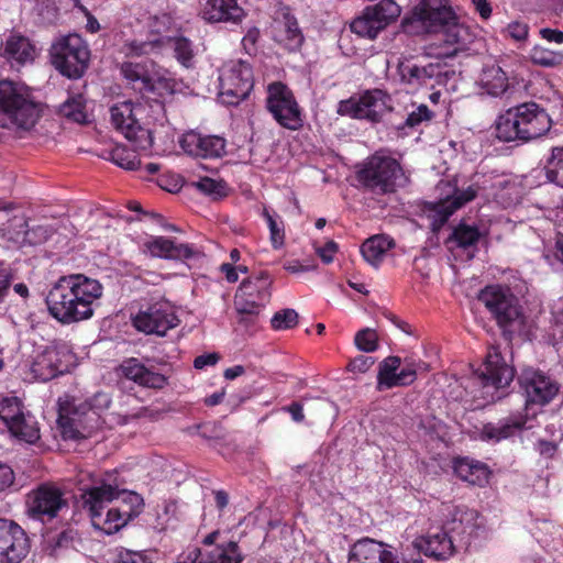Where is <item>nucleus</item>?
<instances>
[{
	"label": "nucleus",
	"instance_id": "f257e3e1",
	"mask_svg": "<svg viewBox=\"0 0 563 563\" xmlns=\"http://www.w3.org/2000/svg\"><path fill=\"white\" fill-rule=\"evenodd\" d=\"M413 15L429 32L439 36L437 42L426 47L430 57H454L473 38L470 27L459 21L448 0H422L415 8Z\"/></svg>",
	"mask_w": 563,
	"mask_h": 563
},
{
	"label": "nucleus",
	"instance_id": "f03ea898",
	"mask_svg": "<svg viewBox=\"0 0 563 563\" xmlns=\"http://www.w3.org/2000/svg\"><path fill=\"white\" fill-rule=\"evenodd\" d=\"M102 295L101 284H54L46 296L49 314L63 324L92 316V302Z\"/></svg>",
	"mask_w": 563,
	"mask_h": 563
},
{
	"label": "nucleus",
	"instance_id": "7ed1b4c3",
	"mask_svg": "<svg viewBox=\"0 0 563 563\" xmlns=\"http://www.w3.org/2000/svg\"><path fill=\"white\" fill-rule=\"evenodd\" d=\"M41 117V106L31 89L11 79L0 80V128L32 129Z\"/></svg>",
	"mask_w": 563,
	"mask_h": 563
},
{
	"label": "nucleus",
	"instance_id": "20e7f679",
	"mask_svg": "<svg viewBox=\"0 0 563 563\" xmlns=\"http://www.w3.org/2000/svg\"><path fill=\"white\" fill-rule=\"evenodd\" d=\"M52 65L63 76L77 79L88 68L90 51L86 41L78 34L58 37L49 48Z\"/></svg>",
	"mask_w": 563,
	"mask_h": 563
},
{
	"label": "nucleus",
	"instance_id": "39448f33",
	"mask_svg": "<svg viewBox=\"0 0 563 563\" xmlns=\"http://www.w3.org/2000/svg\"><path fill=\"white\" fill-rule=\"evenodd\" d=\"M402 178L400 164L395 158L379 153L368 157L357 172L358 181L377 194L395 191Z\"/></svg>",
	"mask_w": 563,
	"mask_h": 563
},
{
	"label": "nucleus",
	"instance_id": "423d86ee",
	"mask_svg": "<svg viewBox=\"0 0 563 563\" xmlns=\"http://www.w3.org/2000/svg\"><path fill=\"white\" fill-rule=\"evenodd\" d=\"M25 506L29 518L42 523L51 522L69 509L62 489L48 483L32 489L26 496Z\"/></svg>",
	"mask_w": 563,
	"mask_h": 563
},
{
	"label": "nucleus",
	"instance_id": "0eeeda50",
	"mask_svg": "<svg viewBox=\"0 0 563 563\" xmlns=\"http://www.w3.org/2000/svg\"><path fill=\"white\" fill-rule=\"evenodd\" d=\"M143 112L141 104L131 101H123L110 109L111 122L115 130L121 132L136 150L146 151L153 145V137L150 130L143 128L139 122V115Z\"/></svg>",
	"mask_w": 563,
	"mask_h": 563
},
{
	"label": "nucleus",
	"instance_id": "6e6552de",
	"mask_svg": "<svg viewBox=\"0 0 563 563\" xmlns=\"http://www.w3.org/2000/svg\"><path fill=\"white\" fill-rule=\"evenodd\" d=\"M115 504L93 516L92 526L107 534H112L123 528L130 520L137 517L144 507L141 495L131 490H121Z\"/></svg>",
	"mask_w": 563,
	"mask_h": 563
},
{
	"label": "nucleus",
	"instance_id": "1a4fd4ad",
	"mask_svg": "<svg viewBox=\"0 0 563 563\" xmlns=\"http://www.w3.org/2000/svg\"><path fill=\"white\" fill-rule=\"evenodd\" d=\"M92 404L81 401L76 404L73 401L59 402L58 424L64 439L76 440L85 437L86 426L84 417L89 412H93L95 408H108L111 400L104 393H98L92 399Z\"/></svg>",
	"mask_w": 563,
	"mask_h": 563
},
{
	"label": "nucleus",
	"instance_id": "9d476101",
	"mask_svg": "<svg viewBox=\"0 0 563 563\" xmlns=\"http://www.w3.org/2000/svg\"><path fill=\"white\" fill-rule=\"evenodd\" d=\"M220 97L228 104H238L253 88L250 65L243 60H230L220 69Z\"/></svg>",
	"mask_w": 563,
	"mask_h": 563
},
{
	"label": "nucleus",
	"instance_id": "9b49d317",
	"mask_svg": "<svg viewBox=\"0 0 563 563\" xmlns=\"http://www.w3.org/2000/svg\"><path fill=\"white\" fill-rule=\"evenodd\" d=\"M390 109V97L380 89H373L365 91L360 97L340 101L338 113L377 122Z\"/></svg>",
	"mask_w": 563,
	"mask_h": 563
},
{
	"label": "nucleus",
	"instance_id": "f8f14e48",
	"mask_svg": "<svg viewBox=\"0 0 563 563\" xmlns=\"http://www.w3.org/2000/svg\"><path fill=\"white\" fill-rule=\"evenodd\" d=\"M267 92L266 107L274 119L286 129H299L302 124L301 112L292 91L276 81L268 86Z\"/></svg>",
	"mask_w": 563,
	"mask_h": 563
},
{
	"label": "nucleus",
	"instance_id": "ddd939ff",
	"mask_svg": "<svg viewBox=\"0 0 563 563\" xmlns=\"http://www.w3.org/2000/svg\"><path fill=\"white\" fill-rule=\"evenodd\" d=\"M75 356L67 345H49L37 354L31 364V373L35 379L47 382L69 372Z\"/></svg>",
	"mask_w": 563,
	"mask_h": 563
},
{
	"label": "nucleus",
	"instance_id": "4468645a",
	"mask_svg": "<svg viewBox=\"0 0 563 563\" xmlns=\"http://www.w3.org/2000/svg\"><path fill=\"white\" fill-rule=\"evenodd\" d=\"M521 390L526 397V405L545 406L559 394L560 385L545 373L529 367L525 368L518 377Z\"/></svg>",
	"mask_w": 563,
	"mask_h": 563
},
{
	"label": "nucleus",
	"instance_id": "2eb2a0df",
	"mask_svg": "<svg viewBox=\"0 0 563 563\" xmlns=\"http://www.w3.org/2000/svg\"><path fill=\"white\" fill-rule=\"evenodd\" d=\"M179 320L173 308L166 302H157L145 311H140L133 319L134 327L144 333L163 336L177 327Z\"/></svg>",
	"mask_w": 563,
	"mask_h": 563
},
{
	"label": "nucleus",
	"instance_id": "dca6fc26",
	"mask_svg": "<svg viewBox=\"0 0 563 563\" xmlns=\"http://www.w3.org/2000/svg\"><path fill=\"white\" fill-rule=\"evenodd\" d=\"M29 549L24 530L12 521L0 519V563H20Z\"/></svg>",
	"mask_w": 563,
	"mask_h": 563
},
{
	"label": "nucleus",
	"instance_id": "f3484780",
	"mask_svg": "<svg viewBox=\"0 0 563 563\" xmlns=\"http://www.w3.org/2000/svg\"><path fill=\"white\" fill-rule=\"evenodd\" d=\"M443 188H448L445 198L440 199L438 202H431L429 209L433 225L437 227L443 225L450 216L476 197V190L473 187L460 190L448 181H441L438 189L443 190Z\"/></svg>",
	"mask_w": 563,
	"mask_h": 563
},
{
	"label": "nucleus",
	"instance_id": "a211bd4d",
	"mask_svg": "<svg viewBox=\"0 0 563 563\" xmlns=\"http://www.w3.org/2000/svg\"><path fill=\"white\" fill-rule=\"evenodd\" d=\"M515 109L522 141L537 139L550 130L551 119L537 103H523Z\"/></svg>",
	"mask_w": 563,
	"mask_h": 563
},
{
	"label": "nucleus",
	"instance_id": "6ab92c4d",
	"mask_svg": "<svg viewBox=\"0 0 563 563\" xmlns=\"http://www.w3.org/2000/svg\"><path fill=\"white\" fill-rule=\"evenodd\" d=\"M495 319L507 340L523 328L525 318L514 296H506L495 288Z\"/></svg>",
	"mask_w": 563,
	"mask_h": 563
},
{
	"label": "nucleus",
	"instance_id": "aec40b11",
	"mask_svg": "<svg viewBox=\"0 0 563 563\" xmlns=\"http://www.w3.org/2000/svg\"><path fill=\"white\" fill-rule=\"evenodd\" d=\"M347 563H398V560L389 544L363 538L351 547Z\"/></svg>",
	"mask_w": 563,
	"mask_h": 563
},
{
	"label": "nucleus",
	"instance_id": "412c9836",
	"mask_svg": "<svg viewBox=\"0 0 563 563\" xmlns=\"http://www.w3.org/2000/svg\"><path fill=\"white\" fill-rule=\"evenodd\" d=\"M179 145L190 156L219 158L225 154V140L218 135H202L189 131L179 140Z\"/></svg>",
	"mask_w": 563,
	"mask_h": 563
},
{
	"label": "nucleus",
	"instance_id": "4be33fe9",
	"mask_svg": "<svg viewBox=\"0 0 563 563\" xmlns=\"http://www.w3.org/2000/svg\"><path fill=\"white\" fill-rule=\"evenodd\" d=\"M269 291L266 286L260 284H240L235 297L234 307L244 321V316H257L261 309L269 299Z\"/></svg>",
	"mask_w": 563,
	"mask_h": 563
},
{
	"label": "nucleus",
	"instance_id": "5701e85b",
	"mask_svg": "<svg viewBox=\"0 0 563 563\" xmlns=\"http://www.w3.org/2000/svg\"><path fill=\"white\" fill-rule=\"evenodd\" d=\"M144 253L153 257L168 260H200L203 254L189 244H175L174 241L164 236H153L144 244Z\"/></svg>",
	"mask_w": 563,
	"mask_h": 563
},
{
	"label": "nucleus",
	"instance_id": "b1692460",
	"mask_svg": "<svg viewBox=\"0 0 563 563\" xmlns=\"http://www.w3.org/2000/svg\"><path fill=\"white\" fill-rule=\"evenodd\" d=\"M454 530L455 528L452 527L429 531L426 536L415 540V547L427 556L435 560H448L455 553L453 539L449 534Z\"/></svg>",
	"mask_w": 563,
	"mask_h": 563
},
{
	"label": "nucleus",
	"instance_id": "393cba45",
	"mask_svg": "<svg viewBox=\"0 0 563 563\" xmlns=\"http://www.w3.org/2000/svg\"><path fill=\"white\" fill-rule=\"evenodd\" d=\"M80 490L82 507L88 510L91 522H93L95 515L97 516L103 512V510H106L111 503L115 501L121 494V490L117 487L103 482L91 486H85Z\"/></svg>",
	"mask_w": 563,
	"mask_h": 563
},
{
	"label": "nucleus",
	"instance_id": "a878e982",
	"mask_svg": "<svg viewBox=\"0 0 563 563\" xmlns=\"http://www.w3.org/2000/svg\"><path fill=\"white\" fill-rule=\"evenodd\" d=\"M120 368L125 378L146 388L163 389L168 384V377L165 374L146 367L135 357L123 361Z\"/></svg>",
	"mask_w": 563,
	"mask_h": 563
},
{
	"label": "nucleus",
	"instance_id": "bb28decb",
	"mask_svg": "<svg viewBox=\"0 0 563 563\" xmlns=\"http://www.w3.org/2000/svg\"><path fill=\"white\" fill-rule=\"evenodd\" d=\"M273 35L277 43L284 45L289 51L298 49L303 42V35L296 18L287 10L282 11L275 19Z\"/></svg>",
	"mask_w": 563,
	"mask_h": 563
},
{
	"label": "nucleus",
	"instance_id": "cd10ccee",
	"mask_svg": "<svg viewBox=\"0 0 563 563\" xmlns=\"http://www.w3.org/2000/svg\"><path fill=\"white\" fill-rule=\"evenodd\" d=\"M400 364L401 360L398 356H388L379 364L377 376L379 388L406 386L416 379V369L412 367L402 368L397 373Z\"/></svg>",
	"mask_w": 563,
	"mask_h": 563
},
{
	"label": "nucleus",
	"instance_id": "c85d7f7f",
	"mask_svg": "<svg viewBox=\"0 0 563 563\" xmlns=\"http://www.w3.org/2000/svg\"><path fill=\"white\" fill-rule=\"evenodd\" d=\"M523 195V187L518 176L499 175L495 177V202L503 208L518 205Z\"/></svg>",
	"mask_w": 563,
	"mask_h": 563
},
{
	"label": "nucleus",
	"instance_id": "c756f323",
	"mask_svg": "<svg viewBox=\"0 0 563 563\" xmlns=\"http://www.w3.org/2000/svg\"><path fill=\"white\" fill-rule=\"evenodd\" d=\"M202 14L209 22L238 23L244 16V10L238 5L236 0H208Z\"/></svg>",
	"mask_w": 563,
	"mask_h": 563
},
{
	"label": "nucleus",
	"instance_id": "7c9ffc66",
	"mask_svg": "<svg viewBox=\"0 0 563 563\" xmlns=\"http://www.w3.org/2000/svg\"><path fill=\"white\" fill-rule=\"evenodd\" d=\"M454 472L462 481L477 486L487 484L490 475L486 464L468 457L456 459Z\"/></svg>",
	"mask_w": 563,
	"mask_h": 563
},
{
	"label": "nucleus",
	"instance_id": "2f4dec72",
	"mask_svg": "<svg viewBox=\"0 0 563 563\" xmlns=\"http://www.w3.org/2000/svg\"><path fill=\"white\" fill-rule=\"evenodd\" d=\"M122 76L140 92L154 91V78L144 64L124 62L120 67Z\"/></svg>",
	"mask_w": 563,
	"mask_h": 563
},
{
	"label": "nucleus",
	"instance_id": "473e14b6",
	"mask_svg": "<svg viewBox=\"0 0 563 563\" xmlns=\"http://www.w3.org/2000/svg\"><path fill=\"white\" fill-rule=\"evenodd\" d=\"M4 55L21 65L33 62L36 55L34 45L22 35H11L4 45Z\"/></svg>",
	"mask_w": 563,
	"mask_h": 563
},
{
	"label": "nucleus",
	"instance_id": "72a5a7b5",
	"mask_svg": "<svg viewBox=\"0 0 563 563\" xmlns=\"http://www.w3.org/2000/svg\"><path fill=\"white\" fill-rule=\"evenodd\" d=\"M394 246L395 242L389 236L374 235L363 243L361 252L367 263L377 266Z\"/></svg>",
	"mask_w": 563,
	"mask_h": 563
},
{
	"label": "nucleus",
	"instance_id": "f704fd0d",
	"mask_svg": "<svg viewBox=\"0 0 563 563\" xmlns=\"http://www.w3.org/2000/svg\"><path fill=\"white\" fill-rule=\"evenodd\" d=\"M164 45L165 40L163 37L146 41L133 38L124 41L119 52L128 58L142 57L158 53Z\"/></svg>",
	"mask_w": 563,
	"mask_h": 563
},
{
	"label": "nucleus",
	"instance_id": "c9c22d12",
	"mask_svg": "<svg viewBox=\"0 0 563 563\" xmlns=\"http://www.w3.org/2000/svg\"><path fill=\"white\" fill-rule=\"evenodd\" d=\"M243 554L236 542L219 544L207 553H201L202 563H242Z\"/></svg>",
	"mask_w": 563,
	"mask_h": 563
},
{
	"label": "nucleus",
	"instance_id": "e433bc0d",
	"mask_svg": "<svg viewBox=\"0 0 563 563\" xmlns=\"http://www.w3.org/2000/svg\"><path fill=\"white\" fill-rule=\"evenodd\" d=\"M495 136L505 142L521 140L515 107L498 115L495 122Z\"/></svg>",
	"mask_w": 563,
	"mask_h": 563
},
{
	"label": "nucleus",
	"instance_id": "4c0bfd02",
	"mask_svg": "<svg viewBox=\"0 0 563 563\" xmlns=\"http://www.w3.org/2000/svg\"><path fill=\"white\" fill-rule=\"evenodd\" d=\"M521 82L519 78L503 67L495 69V97L512 98L520 93Z\"/></svg>",
	"mask_w": 563,
	"mask_h": 563
},
{
	"label": "nucleus",
	"instance_id": "58836bf2",
	"mask_svg": "<svg viewBox=\"0 0 563 563\" xmlns=\"http://www.w3.org/2000/svg\"><path fill=\"white\" fill-rule=\"evenodd\" d=\"M18 227L21 229L23 236H12L13 243L16 245H37L44 243L51 235L52 230L47 225H36L27 229V222L24 219L19 220Z\"/></svg>",
	"mask_w": 563,
	"mask_h": 563
},
{
	"label": "nucleus",
	"instance_id": "ea45409f",
	"mask_svg": "<svg viewBox=\"0 0 563 563\" xmlns=\"http://www.w3.org/2000/svg\"><path fill=\"white\" fill-rule=\"evenodd\" d=\"M10 433L19 440L34 443L40 439V429L34 417L23 413L9 429Z\"/></svg>",
	"mask_w": 563,
	"mask_h": 563
},
{
	"label": "nucleus",
	"instance_id": "a19ab883",
	"mask_svg": "<svg viewBox=\"0 0 563 563\" xmlns=\"http://www.w3.org/2000/svg\"><path fill=\"white\" fill-rule=\"evenodd\" d=\"M384 30L377 19L366 8L363 14L351 23V31L361 37L375 38Z\"/></svg>",
	"mask_w": 563,
	"mask_h": 563
},
{
	"label": "nucleus",
	"instance_id": "79ce46f5",
	"mask_svg": "<svg viewBox=\"0 0 563 563\" xmlns=\"http://www.w3.org/2000/svg\"><path fill=\"white\" fill-rule=\"evenodd\" d=\"M499 354L495 351V398H503L508 395L506 390L511 386L515 378V368L506 363L499 364Z\"/></svg>",
	"mask_w": 563,
	"mask_h": 563
},
{
	"label": "nucleus",
	"instance_id": "37998d69",
	"mask_svg": "<svg viewBox=\"0 0 563 563\" xmlns=\"http://www.w3.org/2000/svg\"><path fill=\"white\" fill-rule=\"evenodd\" d=\"M481 239L482 233L476 227L461 222L454 228L450 242L455 243L459 247L467 249L475 246Z\"/></svg>",
	"mask_w": 563,
	"mask_h": 563
},
{
	"label": "nucleus",
	"instance_id": "c03bdc74",
	"mask_svg": "<svg viewBox=\"0 0 563 563\" xmlns=\"http://www.w3.org/2000/svg\"><path fill=\"white\" fill-rule=\"evenodd\" d=\"M369 12L385 29L400 15V7L394 0H382L373 7H367Z\"/></svg>",
	"mask_w": 563,
	"mask_h": 563
},
{
	"label": "nucleus",
	"instance_id": "a18cd8bd",
	"mask_svg": "<svg viewBox=\"0 0 563 563\" xmlns=\"http://www.w3.org/2000/svg\"><path fill=\"white\" fill-rule=\"evenodd\" d=\"M529 56L533 64L542 67H555L563 63V52L552 51L543 45H534Z\"/></svg>",
	"mask_w": 563,
	"mask_h": 563
},
{
	"label": "nucleus",
	"instance_id": "49530a36",
	"mask_svg": "<svg viewBox=\"0 0 563 563\" xmlns=\"http://www.w3.org/2000/svg\"><path fill=\"white\" fill-rule=\"evenodd\" d=\"M23 413L22 404L18 397H3L0 399V420L8 430Z\"/></svg>",
	"mask_w": 563,
	"mask_h": 563
},
{
	"label": "nucleus",
	"instance_id": "de8ad7c7",
	"mask_svg": "<svg viewBox=\"0 0 563 563\" xmlns=\"http://www.w3.org/2000/svg\"><path fill=\"white\" fill-rule=\"evenodd\" d=\"M533 424L529 419L522 417H511L500 421L499 427L495 428V440L507 439L523 429H531Z\"/></svg>",
	"mask_w": 563,
	"mask_h": 563
},
{
	"label": "nucleus",
	"instance_id": "09e8293b",
	"mask_svg": "<svg viewBox=\"0 0 563 563\" xmlns=\"http://www.w3.org/2000/svg\"><path fill=\"white\" fill-rule=\"evenodd\" d=\"M547 178L563 187V147H554L545 165Z\"/></svg>",
	"mask_w": 563,
	"mask_h": 563
},
{
	"label": "nucleus",
	"instance_id": "8fccbe9b",
	"mask_svg": "<svg viewBox=\"0 0 563 563\" xmlns=\"http://www.w3.org/2000/svg\"><path fill=\"white\" fill-rule=\"evenodd\" d=\"M111 161L128 170H134L140 166V159L134 150L125 146H115L111 153Z\"/></svg>",
	"mask_w": 563,
	"mask_h": 563
},
{
	"label": "nucleus",
	"instance_id": "3c124183",
	"mask_svg": "<svg viewBox=\"0 0 563 563\" xmlns=\"http://www.w3.org/2000/svg\"><path fill=\"white\" fill-rule=\"evenodd\" d=\"M168 43H173L175 57L185 67H190L194 58L191 42L185 37L167 38Z\"/></svg>",
	"mask_w": 563,
	"mask_h": 563
},
{
	"label": "nucleus",
	"instance_id": "603ef678",
	"mask_svg": "<svg viewBox=\"0 0 563 563\" xmlns=\"http://www.w3.org/2000/svg\"><path fill=\"white\" fill-rule=\"evenodd\" d=\"M192 186L214 199L227 196V186L223 180L202 177L198 181H194Z\"/></svg>",
	"mask_w": 563,
	"mask_h": 563
},
{
	"label": "nucleus",
	"instance_id": "864d4df0",
	"mask_svg": "<svg viewBox=\"0 0 563 563\" xmlns=\"http://www.w3.org/2000/svg\"><path fill=\"white\" fill-rule=\"evenodd\" d=\"M59 112L65 118L73 120L78 123L86 121V113L84 111V104L81 97L70 98L66 100L59 108Z\"/></svg>",
	"mask_w": 563,
	"mask_h": 563
},
{
	"label": "nucleus",
	"instance_id": "5fc2aeb1",
	"mask_svg": "<svg viewBox=\"0 0 563 563\" xmlns=\"http://www.w3.org/2000/svg\"><path fill=\"white\" fill-rule=\"evenodd\" d=\"M298 313L296 310L286 308L277 311L271 319V324L274 330H288L292 329L298 323Z\"/></svg>",
	"mask_w": 563,
	"mask_h": 563
},
{
	"label": "nucleus",
	"instance_id": "6e6d98bb",
	"mask_svg": "<svg viewBox=\"0 0 563 563\" xmlns=\"http://www.w3.org/2000/svg\"><path fill=\"white\" fill-rule=\"evenodd\" d=\"M354 342L360 351L371 353L378 347V335L375 330L365 328L356 333Z\"/></svg>",
	"mask_w": 563,
	"mask_h": 563
},
{
	"label": "nucleus",
	"instance_id": "4d7b16f0",
	"mask_svg": "<svg viewBox=\"0 0 563 563\" xmlns=\"http://www.w3.org/2000/svg\"><path fill=\"white\" fill-rule=\"evenodd\" d=\"M473 382L483 388H487L493 384V364L490 354H487L483 365L474 371Z\"/></svg>",
	"mask_w": 563,
	"mask_h": 563
},
{
	"label": "nucleus",
	"instance_id": "13d9d810",
	"mask_svg": "<svg viewBox=\"0 0 563 563\" xmlns=\"http://www.w3.org/2000/svg\"><path fill=\"white\" fill-rule=\"evenodd\" d=\"M152 552L123 549L119 552L117 563H152Z\"/></svg>",
	"mask_w": 563,
	"mask_h": 563
},
{
	"label": "nucleus",
	"instance_id": "bf43d9fd",
	"mask_svg": "<svg viewBox=\"0 0 563 563\" xmlns=\"http://www.w3.org/2000/svg\"><path fill=\"white\" fill-rule=\"evenodd\" d=\"M483 305L489 312H493V286H487L481 289L476 295V300L473 303V310L476 313L479 310V306Z\"/></svg>",
	"mask_w": 563,
	"mask_h": 563
},
{
	"label": "nucleus",
	"instance_id": "052dcab7",
	"mask_svg": "<svg viewBox=\"0 0 563 563\" xmlns=\"http://www.w3.org/2000/svg\"><path fill=\"white\" fill-rule=\"evenodd\" d=\"M265 217L269 227L272 244L274 249H279L284 244V229L277 224L269 213L266 212Z\"/></svg>",
	"mask_w": 563,
	"mask_h": 563
},
{
	"label": "nucleus",
	"instance_id": "680f3d73",
	"mask_svg": "<svg viewBox=\"0 0 563 563\" xmlns=\"http://www.w3.org/2000/svg\"><path fill=\"white\" fill-rule=\"evenodd\" d=\"M374 363L375 360L372 356L358 355L350 362L349 369L354 373H365Z\"/></svg>",
	"mask_w": 563,
	"mask_h": 563
},
{
	"label": "nucleus",
	"instance_id": "e2e57ef3",
	"mask_svg": "<svg viewBox=\"0 0 563 563\" xmlns=\"http://www.w3.org/2000/svg\"><path fill=\"white\" fill-rule=\"evenodd\" d=\"M430 119V111L427 106L421 104L417 108V110L412 111L408 114L406 120V125L413 128L420 124L423 120Z\"/></svg>",
	"mask_w": 563,
	"mask_h": 563
},
{
	"label": "nucleus",
	"instance_id": "0e129e2a",
	"mask_svg": "<svg viewBox=\"0 0 563 563\" xmlns=\"http://www.w3.org/2000/svg\"><path fill=\"white\" fill-rule=\"evenodd\" d=\"M528 25L520 22H512L506 29L507 34L516 41H525L528 36Z\"/></svg>",
	"mask_w": 563,
	"mask_h": 563
},
{
	"label": "nucleus",
	"instance_id": "69168bd1",
	"mask_svg": "<svg viewBox=\"0 0 563 563\" xmlns=\"http://www.w3.org/2000/svg\"><path fill=\"white\" fill-rule=\"evenodd\" d=\"M154 78V90L158 87H162L166 90L173 91L175 88V81L168 76L166 70L157 71L153 76Z\"/></svg>",
	"mask_w": 563,
	"mask_h": 563
},
{
	"label": "nucleus",
	"instance_id": "338daca9",
	"mask_svg": "<svg viewBox=\"0 0 563 563\" xmlns=\"http://www.w3.org/2000/svg\"><path fill=\"white\" fill-rule=\"evenodd\" d=\"M220 360V355L218 353H208L199 355L194 361V367L197 369H202L207 366H213Z\"/></svg>",
	"mask_w": 563,
	"mask_h": 563
},
{
	"label": "nucleus",
	"instance_id": "774afa93",
	"mask_svg": "<svg viewBox=\"0 0 563 563\" xmlns=\"http://www.w3.org/2000/svg\"><path fill=\"white\" fill-rule=\"evenodd\" d=\"M536 450L545 459H551L555 455L558 446L552 441L539 440L536 443Z\"/></svg>",
	"mask_w": 563,
	"mask_h": 563
}]
</instances>
